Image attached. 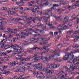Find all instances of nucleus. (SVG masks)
<instances>
[{
    "label": "nucleus",
    "instance_id": "obj_9",
    "mask_svg": "<svg viewBox=\"0 0 79 79\" xmlns=\"http://www.w3.org/2000/svg\"><path fill=\"white\" fill-rule=\"evenodd\" d=\"M6 46H9V48L10 47H13V44L12 43H6Z\"/></svg>",
    "mask_w": 79,
    "mask_h": 79
},
{
    "label": "nucleus",
    "instance_id": "obj_43",
    "mask_svg": "<svg viewBox=\"0 0 79 79\" xmlns=\"http://www.w3.org/2000/svg\"><path fill=\"white\" fill-rule=\"evenodd\" d=\"M49 11H50V10H46L44 13H45V14H48V13H49Z\"/></svg>",
    "mask_w": 79,
    "mask_h": 79
},
{
    "label": "nucleus",
    "instance_id": "obj_63",
    "mask_svg": "<svg viewBox=\"0 0 79 79\" xmlns=\"http://www.w3.org/2000/svg\"><path fill=\"white\" fill-rule=\"evenodd\" d=\"M68 3V2H65L64 3H62V5H66V4H67Z\"/></svg>",
    "mask_w": 79,
    "mask_h": 79
},
{
    "label": "nucleus",
    "instance_id": "obj_26",
    "mask_svg": "<svg viewBox=\"0 0 79 79\" xmlns=\"http://www.w3.org/2000/svg\"><path fill=\"white\" fill-rule=\"evenodd\" d=\"M23 69H24V71H25L26 69H30L31 68V67L30 66H27V67H23Z\"/></svg>",
    "mask_w": 79,
    "mask_h": 79
},
{
    "label": "nucleus",
    "instance_id": "obj_57",
    "mask_svg": "<svg viewBox=\"0 0 79 79\" xmlns=\"http://www.w3.org/2000/svg\"><path fill=\"white\" fill-rule=\"evenodd\" d=\"M35 19H37V20L38 21H41V20H40V19L37 17H36Z\"/></svg>",
    "mask_w": 79,
    "mask_h": 79
},
{
    "label": "nucleus",
    "instance_id": "obj_44",
    "mask_svg": "<svg viewBox=\"0 0 79 79\" xmlns=\"http://www.w3.org/2000/svg\"><path fill=\"white\" fill-rule=\"evenodd\" d=\"M0 63H3V57L0 58Z\"/></svg>",
    "mask_w": 79,
    "mask_h": 79
},
{
    "label": "nucleus",
    "instance_id": "obj_30",
    "mask_svg": "<svg viewBox=\"0 0 79 79\" xmlns=\"http://www.w3.org/2000/svg\"><path fill=\"white\" fill-rule=\"evenodd\" d=\"M1 10H3L4 11H6V10H8V8H7L6 7H4L2 8Z\"/></svg>",
    "mask_w": 79,
    "mask_h": 79
},
{
    "label": "nucleus",
    "instance_id": "obj_64",
    "mask_svg": "<svg viewBox=\"0 0 79 79\" xmlns=\"http://www.w3.org/2000/svg\"><path fill=\"white\" fill-rule=\"evenodd\" d=\"M71 38H76V36H75L74 35H72L71 37Z\"/></svg>",
    "mask_w": 79,
    "mask_h": 79
},
{
    "label": "nucleus",
    "instance_id": "obj_3",
    "mask_svg": "<svg viewBox=\"0 0 79 79\" xmlns=\"http://www.w3.org/2000/svg\"><path fill=\"white\" fill-rule=\"evenodd\" d=\"M33 58H35L34 59H33L32 60V61H34V62H36V61H40V59H41L43 60V56H39V57H37V55H35L34 56H33Z\"/></svg>",
    "mask_w": 79,
    "mask_h": 79
},
{
    "label": "nucleus",
    "instance_id": "obj_4",
    "mask_svg": "<svg viewBox=\"0 0 79 79\" xmlns=\"http://www.w3.org/2000/svg\"><path fill=\"white\" fill-rule=\"evenodd\" d=\"M68 55L69 56V59L70 60H72L74 57V55H73V53L72 52L68 53Z\"/></svg>",
    "mask_w": 79,
    "mask_h": 79
},
{
    "label": "nucleus",
    "instance_id": "obj_36",
    "mask_svg": "<svg viewBox=\"0 0 79 79\" xmlns=\"http://www.w3.org/2000/svg\"><path fill=\"white\" fill-rule=\"evenodd\" d=\"M7 30H8V32H9V33L11 32V31H13V29H12L11 28H8L7 29Z\"/></svg>",
    "mask_w": 79,
    "mask_h": 79
},
{
    "label": "nucleus",
    "instance_id": "obj_33",
    "mask_svg": "<svg viewBox=\"0 0 79 79\" xmlns=\"http://www.w3.org/2000/svg\"><path fill=\"white\" fill-rule=\"evenodd\" d=\"M57 47L58 48H61L62 47H63V44H58Z\"/></svg>",
    "mask_w": 79,
    "mask_h": 79
},
{
    "label": "nucleus",
    "instance_id": "obj_20",
    "mask_svg": "<svg viewBox=\"0 0 79 79\" xmlns=\"http://www.w3.org/2000/svg\"><path fill=\"white\" fill-rule=\"evenodd\" d=\"M1 27L2 28L1 29V30H3V29H5L6 28V27H5V24L3 25Z\"/></svg>",
    "mask_w": 79,
    "mask_h": 79
},
{
    "label": "nucleus",
    "instance_id": "obj_47",
    "mask_svg": "<svg viewBox=\"0 0 79 79\" xmlns=\"http://www.w3.org/2000/svg\"><path fill=\"white\" fill-rule=\"evenodd\" d=\"M33 63H28L27 64V65H31V66L33 65Z\"/></svg>",
    "mask_w": 79,
    "mask_h": 79
},
{
    "label": "nucleus",
    "instance_id": "obj_34",
    "mask_svg": "<svg viewBox=\"0 0 79 79\" xmlns=\"http://www.w3.org/2000/svg\"><path fill=\"white\" fill-rule=\"evenodd\" d=\"M72 17L73 18V19H76L77 18V17H76V15L75 14L73 15Z\"/></svg>",
    "mask_w": 79,
    "mask_h": 79
},
{
    "label": "nucleus",
    "instance_id": "obj_29",
    "mask_svg": "<svg viewBox=\"0 0 79 79\" xmlns=\"http://www.w3.org/2000/svg\"><path fill=\"white\" fill-rule=\"evenodd\" d=\"M45 59L46 61L47 62H49V60H50V56L48 57H46L45 58Z\"/></svg>",
    "mask_w": 79,
    "mask_h": 79
},
{
    "label": "nucleus",
    "instance_id": "obj_52",
    "mask_svg": "<svg viewBox=\"0 0 79 79\" xmlns=\"http://www.w3.org/2000/svg\"><path fill=\"white\" fill-rule=\"evenodd\" d=\"M12 52L11 50H8L6 51L7 53H11Z\"/></svg>",
    "mask_w": 79,
    "mask_h": 79
},
{
    "label": "nucleus",
    "instance_id": "obj_12",
    "mask_svg": "<svg viewBox=\"0 0 79 79\" xmlns=\"http://www.w3.org/2000/svg\"><path fill=\"white\" fill-rule=\"evenodd\" d=\"M19 47V45H18L17 44H15L13 45L12 48H18Z\"/></svg>",
    "mask_w": 79,
    "mask_h": 79
},
{
    "label": "nucleus",
    "instance_id": "obj_50",
    "mask_svg": "<svg viewBox=\"0 0 79 79\" xmlns=\"http://www.w3.org/2000/svg\"><path fill=\"white\" fill-rule=\"evenodd\" d=\"M11 64L13 66H14L15 65H16V64L14 63V62H10Z\"/></svg>",
    "mask_w": 79,
    "mask_h": 79
},
{
    "label": "nucleus",
    "instance_id": "obj_22",
    "mask_svg": "<svg viewBox=\"0 0 79 79\" xmlns=\"http://www.w3.org/2000/svg\"><path fill=\"white\" fill-rule=\"evenodd\" d=\"M17 12V11L15 10L14 11H10V14L11 15H13V14L15 13H16Z\"/></svg>",
    "mask_w": 79,
    "mask_h": 79
},
{
    "label": "nucleus",
    "instance_id": "obj_40",
    "mask_svg": "<svg viewBox=\"0 0 79 79\" xmlns=\"http://www.w3.org/2000/svg\"><path fill=\"white\" fill-rule=\"evenodd\" d=\"M33 74L34 75H35L36 74H39V73H38V72L36 71L35 72H34V73H33Z\"/></svg>",
    "mask_w": 79,
    "mask_h": 79
},
{
    "label": "nucleus",
    "instance_id": "obj_18",
    "mask_svg": "<svg viewBox=\"0 0 79 79\" xmlns=\"http://www.w3.org/2000/svg\"><path fill=\"white\" fill-rule=\"evenodd\" d=\"M53 71L52 70L50 71V77H53V75H52V74L53 73Z\"/></svg>",
    "mask_w": 79,
    "mask_h": 79
},
{
    "label": "nucleus",
    "instance_id": "obj_32",
    "mask_svg": "<svg viewBox=\"0 0 79 79\" xmlns=\"http://www.w3.org/2000/svg\"><path fill=\"white\" fill-rule=\"evenodd\" d=\"M30 59H31V57H28L27 58H25L24 60V61H29V60H30Z\"/></svg>",
    "mask_w": 79,
    "mask_h": 79
},
{
    "label": "nucleus",
    "instance_id": "obj_28",
    "mask_svg": "<svg viewBox=\"0 0 79 79\" xmlns=\"http://www.w3.org/2000/svg\"><path fill=\"white\" fill-rule=\"evenodd\" d=\"M10 73V71H5V72L3 73V74H8L9 73Z\"/></svg>",
    "mask_w": 79,
    "mask_h": 79
},
{
    "label": "nucleus",
    "instance_id": "obj_19",
    "mask_svg": "<svg viewBox=\"0 0 79 79\" xmlns=\"http://www.w3.org/2000/svg\"><path fill=\"white\" fill-rule=\"evenodd\" d=\"M74 31L73 30H70L69 31H67V33L69 34H71V33H72V32H73Z\"/></svg>",
    "mask_w": 79,
    "mask_h": 79
},
{
    "label": "nucleus",
    "instance_id": "obj_62",
    "mask_svg": "<svg viewBox=\"0 0 79 79\" xmlns=\"http://www.w3.org/2000/svg\"><path fill=\"white\" fill-rule=\"evenodd\" d=\"M73 69H77V66H74L73 68Z\"/></svg>",
    "mask_w": 79,
    "mask_h": 79
},
{
    "label": "nucleus",
    "instance_id": "obj_58",
    "mask_svg": "<svg viewBox=\"0 0 79 79\" xmlns=\"http://www.w3.org/2000/svg\"><path fill=\"white\" fill-rule=\"evenodd\" d=\"M15 39L16 38H13V39L11 40V42H15Z\"/></svg>",
    "mask_w": 79,
    "mask_h": 79
},
{
    "label": "nucleus",
    "instance_id": "obj_55",
    "mask_svg": "<svg viewBox=\"0 0 79 79\" xmlns=\"http://www.w3.org/2000/svg\"><path fill=\"white\" fill-rule=\"evenodd\" d=\"M30 40L31 41H34L35 40V38H31L30 39Z\"/></svg>",
    "mask_w": 79,
    "mask_h": 79
},
{
    "label": "nucleus",
    "instance_id": "obj_16",
    "mask_svg": "<svg viewBox=\"0 0 79 79\" xmlns=\"http://www.w3.org/2000/svg\"><path fill=\"white\" fill-rule=\"evenodd\" d=\"M22 20H23V19L19 18H17L16 19H15V21L16 22H18L19 21H20V20L22 21Z\"/></svg>",
    "mask_w": 79,
    "mask_h": 79
},
{
    "label": "nucleus",
    "instance_id": "obj_48",
    "mask_svg": "<svg viewBox=\"0 0 79 79\" xmlns=\"http://www.w3.org/2000/svg\"><path fill=\"white\" fill-rule=\"evenodd\" d=\"M45 44H46V43L45 42H42L40 43V45H45Z\"/></svg>",
    "mask_w": 79,
    "mask_h": 79
},
{
    "label": "nucleus",
    "instance_id": "obj_6",
    "mask_svg": "<svg viewBox=\"0 0 79 79\" xmlns=\"http://www.w3.org/2000/svg\"><path fill=\"white\" fill-rule=\"evenodd\" d=\"M37 48L38 50H42V48L40 47H37L36 45H35L34 47L32 48H31V50H34V49H36Z\"/></svg>",
    "mask_w": 79,
    "mask_h": 79
},
{
    "label": "nucleus",
    "instance_id": "obj_17",
    "mask_svg": "<svg viewBox=\"0 0 79 79\" xmlns=\"http://www.w3.org/2000/svg\"><path fill=\"white\" fill-rule=\"evenodd\" d=\"M2 55H3V56H8V54L6 53V52H2V53L1 54Z\"/></svg>",
    "mask_w": 79,
    "mask_h": 79
},
{
    "label": "nucleus",
    "instance_id": "obj_15",
    "mask_svg": "<svg viewBox=\"0 0 79 79\" xmlns=\"http://www.w3.org/2000/svg\"><path fill=\"white\" fill-rule=\"evenodd\" d=\"M79 1H76V3H77V5L76 4H74V5H73V7H74V6H79Z\"/></svg>",
    "mask_w": 79,
    "mask_h": 79
},
{
    "label": "nucleus",
    "instance_id": "obj_14",
    "mask_svg": "<svg viewBox=\"0 0 79 79\" xmlns=\"http://www.w3.org/2000/svg\"><path fill=\"white\" fill-rule=\"evenodd\" d=\"M64 25L61 24L59 26V27H60H60H62V28H60L59 29V30H64V27H63Z\"/></svg>",
    "mask_w": 79,
    "mask_h": 79
},
{
    "label": "nucleus",
    "instance_id": "obj_60",
    "mask_svg": "<svg viewBox=\"0 0 79 79\" xmlns=\"http://www.w3.org/2000/svg\"><path fill=\"white\" fill-rule=\"evenodd\" d=\"M28 52H29V53H33L34 52L32 50H28Z\"/></svg>",
    "mask_w": 79,
    "mask_h": 79
},
{
    "label": "nucleus",
    "instance_id": "obj_1",
    "mask_svg": "<svg viewBox=\"0 0 79 79\" xmlns=\"http://www.w3.org/2000/svg\"><path fill=\"white\" fill-rule=\"evenodd\" d=\"M60 55L61 54H60V53H57L55 55H51L50 56V57L52 58H53V59H54L55 61H56L58 60V56H60ZM50 57V60L51 59Z\"/></svg>",
    "mask_w": 79,
    "mask_h": 79
},
{
    "label": "nucleus",
    "instance_id": "obj_49",
    "mask_svg": "<svg viewBox=\"0 0 79 79\" xmlns=\"http://www.w3.org/2000/svg\"><path fill=\"white\" fill-rule=\"evenodd\" d=\"M77 40H78L77 39L75 38L72 41H73L74 42H76V41H77Z\"/></svg>",
    "mask_w": 79,
    "mask_h": 79
},
{
    "label": "nucleus",
    "instance_id": "obj_42",
    "mask_svg": "<svg viewBox=\"0 0 79 79\" xmlns=\"http://www.w3.org/2000/svg\"><path fill=\"white\" fill-rule=\"evenodd\" d=\"M79 30L76 31L73 33V34H78V33H79Z\"/></svg>",
    "mask_w": 79,
    "mask_h": 79
},
{
    "label": "nucleus",
    "instance_id": "obj_53",
    "mask_svg": "<svg viewBox=\"0 0 79 79\" xmlns=\"http://www.w3.org/2000/svg\"><path fill=\"white\" fill-rule=\"evenodd\" d=\"M65 71L66 72V73H68L70 71V69H68L67 70H65Z\"/></svg>",
    "mask_w": 79,
    "mask_h": 79
},
{
    "label": "nucleus",
    "instance_id": "obj_45",
    "mask_svg": "<svg viewBox=\"0 0 79 79\" xmlns=\"http://www.w3.org/2000/svg\"><path fill=\"white\" fill-rule=\"evenodd\" d=\"M70 50H71V48H67L66 49H65V52H68V51Z\"/></svg>",
    "mask_w": 79,
    "mask_h": 79
},
{
    "label": "nucleus",
    "instance_id": "obj_25",
    "mask_svg": "<svg viewBox=\"0 0 79 79\" xmlns=\"http://www.w3.org/2000/svg\"><path fill=\"white\" fill-rule=\"evenodd\" d=\"M37 13H38V14H39V15H41L42 14V11L41 10H37Z\"/></svg>",
    "mask_w": 79,
    "mask_h": 79
},
{
    "label": "nucleus",
    "instance_id": "obj_11",
    "mask_svg": "<svg viewBox=\"0 0 79 79\" xmlns=\"http://www.w3.org/2000/svg\"><path fill=\"white\" fill-rule=\"evenodd\" d=\"M55 63H50V66L51 68H52L53 69V68H55Z\"/></svg>",
    "mask_w": 79,
    "mask_h": 79
},
{
    "label": "nucleus",
    "instance_id": "obj_41",
    "mask_svg": "<svg viewBox=\"0 0 79 79\" xmlns=\"http://www.w3.org/2000/svg\"><path fill=\"white\" fill-rule=\"evenodd\" d=\"M78 57H76V58H74V59L73 60V62H74V61L76 60V61H79V59H78Z\"/></svg>",
    "mask_w": 79,
    "mask_h": 79
},
{
    "label": "nucleus",
    "instance_id": "obj_13",
    "mask_svg": "<svg viewBox=\"0 0 79 79\" xmlns=\"http://www.w3.org/2000/svg\"><path fill=\"white\" fill-rule=\"evenodd\" d=\"M24 67H20L19 68V72L21 73V72H23V71H24Z\"/></svg>",
    "mask_w": 79,
    "mask_h": 79
},
{
    "label": "nucleus",
    "instance_id": "obj_56",
    "mask_svg": "<svg viewBox=\"0 0 79 79\" xmlns=\"http://www.w3.org/2000/svg\"><path fill=\"white\" fill-rule=\"evenodd\" d=\"M56 50L57 52H60L61 51V50L60 49H59V48H57Z\"/></svg>",
    "mask_w": 79,
    "mask_h": 79
},
{
    "label": "nucleus",
    "instance_id": "obj_39",
    "mask_svg": "<svg viewBox=\"0 0 79 79\" xmlns=\"http://www.w3.org/2000/svg\"><path fill=\"white\" fill-rule=\"evenodd\" d=\"M58 6H60L58 4H53V7H58Z\"/></svg>",
    "mask_w": 79,
    "mask_h": 79
},
{
    "label": "nucleus",
    "instance_id": "obj_61",
    "mask_svg": "<svg viewBox=\"0 0 79 79\" xmlns=\"http://www.w3.org/2000/svg\"><path fill=\"white\" fill-rule=\"evenodd\" d=\"M57 61H58V62H61V61H62V59H60L59 60H57Z\"/></svg>",
    "mask_w": 79,
    "mask_h": 79
},
{
    "label": "nucleus",
    "instance_id": "obj_35",
    "mask_svg": "<svg viewBox=\"0 0 79 79\" xmlns=\"http://www.w3.org/2000/svg\"><path fill=\"white\" fill-rule=\"evenodd\" d=\"M13 34L12 33H10L9 34V36L8 37L9 38H12L13 37Z\"/></svg>",
    "mask_w": 79,
    "mask_h": 79
},
{
    "label": "nucleus",
    "instance_id": "obj_46",
    "mask_svg": "<svg viewBox=\"0 0 79 79\" xmlns=\"http://www.w3.org/2000/svg\"><path fill=\"white\" fill-rule=\"evenodd\" d=\"M7 67H8V66H7V65L3 66V68L2 69V70H3L4 71V70H5V69H6V68Z\"/></svg>",
    "mask_w": 79,
    "mask_h": 79
},
{
    "label": "nucleus",
    "instance_id": "obj_21",
    "mask_svg": "<svg viewBox=\"0 0 79 79\" xmlns=\"http://www.w3.org/2000/svg\"><path fill=\"white\" fill-rule=\"evenodd\" d=\"M20 49H18L19 50H20V52H18V53H21L22 52H24V50L22 48H19Z\"/></svg>",
    "mask_w": 79,
    "mask_h": 79
},
{
    "label": "nucleus",
    "instance_id": "obj_23",
    "mask_svg": "<svg viewBox=\"0 0 79 79\" xmlns=\"http://www.w3.org/2000/svg\"><path fill=\"white\" fill-rule=\"evenodd\" d=\"M19 8V7H14L13 8H11L10 10H16V9H18Z\"/></svg>",
    "mask_w": 79,
    "mask_h": 79
},
{
    "label": "nucleus",
    "instance_id": "obj_7",
    "mask_svg": "<svg viewBox=\"0 0 79 79\" xmlns=\"http://www.w3.org/2000/svg\"><path fill=\"white\" fill-rule=\"evenodd\" d=\"M62 18V15H60L59 17H56V21H58V19H59V21L60 22H61V21H62V19H61Z\"/></svg>",
    "mask_w": 79,
    "mask_h": 79
},
{
    "label": "nucleus",
    "instance_id": "obj_5",
    "mask_svg": "<svg viewBox=\"0 0 79 79\" xmlns=\"http://www.w3.org/2000/svg\"><path fill=\"white\" fill-rule=\"evenodd\" d=\"M64 21H65V22H64V25L66 23H68L69 21V17L65 16V17L64 19Z\"/></svg>",
    "mask_w": 79,
    "mask_h": 79
},
{
    "label": "nucleus",
    "instance_id": "obj_2",
    "mask_svg": "<svg viewBox=\"0 0 79 79\" xmlns=\"http://www.w3.org/2000/svg\"><path fill=\"white\" fill-rule=\"evenodd\" d=\"M38 69L40 70V71H45L47 73H50L49 67H46V68H42V66L40 65L38 67Z\"/></svg>",
    "mask_w": 79,
    "mask_h": 79
},
{
    "label": "nucleus",
    "instance_id": "obj_54",
    "mask_svg": "<svg viewBox=\"0 0 79 79\" xmlns=\"http://www.w3.org/2000/svg\"><path fill=\"white\" fill-rule=\"evenodd\" d=\"M60 66V64H56L55 65V68H58V67H59Z\"/></svg>",
    "mask_w": 79,
    "mask_h": 79
},
{
    "label": "nucleus",
    "instance_id": "obj_27",
    "mask_svg": "<svg viewBox=\"0 0 79 79\" xmlns=\"http://www.w3.org/2000/svg\"><path fill=\"white\" fill-rule=\"evenodd\" d=\"M50 28L52 29H55V27L53 26V25H52V24H50Z\"/></svg>",
    "mask_w": 79,
    "mask_h": 79
},
{
    "label": "nucleus",
    "instance_id": "obj_38",
    "mask_svg": "<svg viewBox=\"0 0 79 79\" xmlns=\"http://www.w3.org/2000/svg\"><path fill=\"white\" fill-rule=\"evenodd\" d=\"M51 16L54 17L55 19H56V17H57L56 16L55 14H53V13L51 14Z\"/></svg>",
    "mask_w": 79,
    "mask_h": 79
},
{
    "label": "nucleus",
    "instance_id": "obj_59",
    "mask_svg": "<svg viewBox=\"0 0 79 79\" xmlns=\"http://www.w3.org/2000/svg\"><path fill=\"white\" fill-rule=\"evenodd\" d=\"M35 19L34 18H33L32 19V21H33V23H35Z\"/></svg>",
    "mask_w": 79,
    "mask_h": 79
},
{
    "label": "nucleus",
    "instance_id": "obj_31",
    "mask_svg": "<svg viewBox=\"0 0 79 79\" xmlns=\"http://www.w3.org/2000/svg\"><path fill=\"white\" fill-rule=\"evenodd\" d=\"M19 37L20 39H26V36H22L21 35H19Z\"/></svg>",
    "mask_w": 79,
    "mask_h": 79
},
{
    "label": "nucleus",
    "instance_id": "obj_10",
    "mask_svg": "<svg viewBox=\"0 0 79 79\" xmlns=\"http://www.w3.org/2000/svg\"><path fill=\"white\" fill-rule=\"evenodd\" d=\"M43 19L45 21V23H46V24H48V26H50V22L48 21V19H46L45 18H43Z\"/></svg>",
    "mask_w": 79,
    "mask_h": 79
},
{
    "label": "nucleus",
    "instance_id": "obj_8",
    "mask_svg": "<svg viewBox=\"0 0 79 79\" xmlns=\"http://www.w3.org/2000/svg\"><path fill=\"white\" fill-rule=\"evenodd\" d=\"M63 60H68L69 58V56H68V53H67V54L66 55H65V56L63 58Z\"/></svg>",
    "mask_w": 79,
    "mask_h": 79
},
{
    "label": "nucleus",
    "instance_id": "obj_37",
    "mask_svg": "<svg viewBox=\"0 0 79 79\" xmlns=\"http://www.w3.org/2000/svg\"><path fill=\"white\" fill-rule=\"evenodd\" d=\"M40 34H44L45 31L43 30H40Z\"/></svg>",
    "mask_w": 79,
    "mask_h": 79
},
{
    "label": "nucleus",
    "instance_id": "obj_51",
    "mask_svg": "<svg viewBox=\"0 0 79 79\" xmlns=\"http://www.w3.org/2000/svg\"><path fill=\"white\" fill-rule=\"evenodd\" d=\"M43 5H45V6H47L48 5V2H46V3H43Z\"/></svg>",
    "mask_w": 79,
    "mask_h": 79
},
{
    "label": "nucleus",
    "instance_id": "obj_24",
    "mask_svg": "<svg viewBox=\"0 0 79 79\" xmlns=\"http://www.w3.org/2000/svg\"><path fill=\"white\" fill-rule=\"evenodd\" d=\"M37 24V27H42L44 26L43 25H41V23H38Z\"/></svg>",
    "mask_w": 79,
    "mask_h": 79
}]
</instances>
